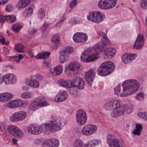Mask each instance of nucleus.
Here are the masks:
<instances>
[{
    "label": "nucleus",
    "mask_w": 147,
    "mask_h": 147,
    "mask_svg": "<svg viewBox=\"0 0 147 147\" xmlns=\"http://www.w3.org/2000/svg\"><path fill=\"white\" fill-rule=\"evenodd\" d=\"M62 122L60 117H55L52 119L49 123L43 124L40 126L30 125L28 127V130L30 133L34 135H38L42 132H54L60 130Z\"/></svg>",
    "instance_id": "f257e3e1"
},
{
    "label": "nucleus",
    "mask_w": 147,
    "mask_h": 147,
    "mask_svg": "<svg viewBox=\"0 0 147 147\" xmlns=\"http://www.w3.org/2000/svg\"><path fill=\"white\" fill-rule=\"evenodd\" d=\"M139 83L134 79L128 80L123 82L121 86L119 85L114 88V92L118 96L125 97L136 92L138 89Z\"/></svg>",
    "instance_id": "f03ea898"
},
{
    "label": "nucleus",
    "mask_w": 147,
    "mask_h": 147,
    "mask_svg": "<svg viewBox=\"0 0 147 147\" xmlns=\"http://www.w3.org/2000/svg\"><path fill=\"white\" fill-rule=\"evenodd\" d=\"M104 108L107 110L114 108L111 113V116L113 117H118L123 115L125 112L129 113L131 111L129 107L123 105L122 102L118 100H113L108 102L105 104Z\"/></svg>",
    "instance_id": "7ed1b4c3"
},
{
    "label": "nucleus",
    "mask_w": 147,
    "mask_h": 147,
    "mask_svg": "<svg viewBox=\"0 0 147 147\" xmlns=\"http://www.w3.org/2000/svg\"><path fill=\"white\" fill-rule=\"evenodd\" d=\"M59 84L62 86L67 88L75 87L78 89H82L84 87V82L83 79L79 77H75L73 80L67 81L61 79L59 81Z\"/></svg>",
    "instance_id": "20e7f679"
},
{
    "label": "nucleus",
    "mask_w": 147,
    "mask_h": 147,
    "mask_svg": "<svg viewBox=\"0 0 147 147\" xmlns=\"http://www.w3.org/2000/svg\"><path fill=\"white\" fill-rule=\"evenodd\" d=\"M115 68L113 62L106 61L101 63L97 69V74L100 76H105L111 73Z\"/></svg>",
    "instance_id": "39448f33"
},
{
    "label": "nucleus",
    "mask_w": 147,
    "mask_h": 147,
    "mask_svg": "<svg viewBox=\"0 0 147 147\" xmlns=\"http://www.w3.org/2000/svg\"><path fill=\"white\" fill-rule=\"evenodd\" d=\"M81 67V65L77 62H73L70 63L65 69V72L67 75L70 76H76L78 73Z\"/></svg>",
    "instance_id": "423d86ee"
},
{
    "label": "nucleus",
    "mask_w": 147,
    "mask_h": 147,
    "mask_svg": "<svg viewBox=\"0 0 147 147\" xmlns=\"http://www.w3.org/2000/svg\"><path fill=\"white\" fill-rule=\"evenodd\" d=\"M87 19L96 23L102 21L105 18V15L102 13L98 11H91L87 15Z\"/></svg>",
    "instance_id": "0eeeda50"
},
{
    "label": "nucleus",
    "mask_w": 147,
    "mask_h": 147,
    "mask_svg": "<svg viewBox=\"0 0 147 147\" xmlns=\"http://www.w3.org/2000/svg\"><path fill=\"white\" fill-rule=\"evenodd\" d=\"M107 142L110 146L111 147H123V144L119 139L115 138L114 135L110 134L107 136Z\"/></svg>",
    "instance_id": "6e6552de"
},
{
    "label": "nucleus",
    "mask_w": 147,
    "mask_h": 147,
    "mask_svg": "<svg viewBox=\"0 0 147 147\" xmlns=\"http://www.w3.org/2000/svg\"><path fill=\"white\" fill-rule=\"evenodd\" d=\"M117 2V0H100L98 2V6L102 9H109L114 7Z\"/></svg>",
    "instance_id": "1a4fd4ad"
},
{
    "label": "nucleus",
    "mask_w": 147,
    "mask_h": 147,
    "mask_svg": "<svg viewBox=\"0 0 147 147\" xmlns=\"http://www.w3.org/2000/svg\"><path fill=\"white\" fill-rule=\"evenodd\" d=\"M87 120V116L85 111L81 109L77 111L76 115V120L78 124L83 125L86 123Z\"/></svg>",
    "instance_id": "9d476101"
},
{
    "label": "nucleus",
    "mask_w": 147,
    "mask_h": 147,
    "mask_svg": "<svg viewBox=\"0 0 147 147\" xmlns=\"http://www.w3.org/2000/svg\"><path fill=\"white\" fill-rule=\"evenodd\" d=\"M27 115L26 112L24 111H18L12 114L10 116V120L12 122H17L25 119Z\"/></svg>",
    "instance_id": "9b49d317"
},
{
    "label": "nucleus",
    "mask_w": 147,
    "mask_h": 147,
    "mask_svg": "<svg viewBox=\"0 0 147 147\" xmlns=\"http://www.w3.org/2000/svg\"><path fill=\"white\" fill-rule=\"evenodd\" d=\"M42 98L38 97L35 100L33 101L29 106V109L32 111H34L40 107H44L48 105V104L45 101L41 102Z\"/></svg>",
    "instance_id": "f8f14e48"
},
{
    "label": "nucleus",
    "mask_w": 147,
    "mask_h": 147,
    "mask_svg": "<svg viewBox=\"0 0 147 147\" xmlns=\"http://www.w3.org/2000/svg\"><path fill=\"white\" fill-rule=\"evenodd\" d=\"M97 130L96 126L94 124H91L85 125L82 128V134L86 136H90L95 133Z\"/></svg>",
    "instance_id": "ddd939ff"
},
{
    "label": "nucleus",
    "mask_w": 147,
    "mask_h": 147,
    "mask_svg": "<svg viewBox=\"0 0 147 147\" xmlns=\"http://www.w3.org/2000/svg\"><path fill=\"white\" fill-rule=\"evenodd\" d=\"M106 44L103 45L102 46L100 47V49H99L100 52L101 53L102 52H104L105 55L107 56V57L114 55L116 53V50L115 49L111 47L106 48L107 46L109 44Z\"/></svg>",
    "instance_id": "4468645a"
},
{
    "label": "nucleus",
    "mask_w": 147,
    "mask_h": 147,
    "mask_svg": "<svg viewBox=\"0 0 147 147\" xmlns=\"http://www.w3.org/2000/svg\"><path fill=\"white\" fill-rule=\"evenodd\" d=\"M4 82L5 84H11L16 83L17 81L16 76L12 74H6L4 76Z\"/></svg>",
    "instance_id": "2eb2a0df"
},
{
    "label": "nucleus",
    "mask_w": 147,
    "mask_h": 147,
    "mask_svg": "<svg viewBox=\"0 0 147 147\" xmlns=\"http://www.w3.org/2000/svg\"><path fill=\"white\" fill-rule=\"evenodd\" d=\"M68 94L65 91L62 90L59 92L55 97V101L56 102H61L65 101L67 98Z\"/></svg>",
    "instance_id": "dca6fc26"
},
{
    "label": "nucleus",
    "mask_w": 147,
    "mask_h": 147,
    "mask_svg": "<svg viewBox=\"0 0 147 147\" xmlns=\"http://www.w3.org/2000/svg\"><path fill=\"white\" fill-rule=\"evenodd\" d=\"M95 73L92 70H90L86 71L85 74V78L89 85H91V83L93 81Z\"/></svg>",
    "instance_id": "f3484780"
},
{
    "label": "nucleus",
    "mask_w": 147,
    "mask_h": 147,
    "mask_svg": "<svg viewBox=\"0 0 147 147\" xmlns=\"http://www.w3.org/2000/svg\"><path fill=\"white\" fill-rule=\"evenodd\" d=\"M59 144L58 139H55L49 140L45 142L42 147H57Z\"/></svg>",
    "instance_id": "a211bd4d"
},
{
    "label": "nucleus",
    "mask_w": 147,
    "mask_h": 147,
    "mask_svg": "<svg viewBox=\"0 0 147 147\" xmlns=\"http://www.w3.org/2000/svg\"><path fill=\"white\" fill-rule=\"evenodd\" d=\"M136 57V55L134 54L125 53L122 57V61L124 63H130Z\"/></svg>",
    "instance_id": "6ab92c4d"
},
{
    "label": "nucleus",
    "mask_w": 147,
    "mask_h": 147,
    "mask_svg": "<svg viewBox=\"0 0 147 147\" xmlns=\"http://www.w3.org/2000/svg\"><path fill=\"white\" fill-rule=\"evenodd\" d=\"M144 43L143 36L142 35H139L135 42L133 47L136 49L140 48L143 46Z\"/></svg>",
    "instance_id": "aec40b11"
},
{
    "label": "nucleus",
    "mask_w": 147,
    "mask_h": 147,
    "mask_svg": "<svg viewBox=\"0 0 147 147\" xmlns=\"http://www.w3.org/2000/svg\"><path fill=\"white\" fill-rule=\"evenodd\" d=\"M13 95L11 93L8 92L2 93L0 94V102H5L11 99Z\"/></svg>",
    "instance_id": "412c9836"
},
{
    "label": "nucleus",
    "mask_w": 147,
    "mask_h": 147,
    "mask_svg": "<svg viewBox=\"0 0 147 147\" xmlns=\"http://www.w3.org/2000/svg\"><path fill=\"white\" fill-rule=\"evenodd\" d=\"M29 4L28 0H20L17 3L16 7L18 9L21 10L27 7Z\"/></svg>",
    "instance_id": "4be33fe9"
},
{
    "label": "nucleus",
    "mask_w": 147,
    "mask_h": 147,
    "mask_svg": "<svg viewBox=\"0 0 147 147\" xmlns=\"http://www.w3.org/2000/svg\"><path fill=\"white\" fill-rule=\"evenodd\" d=\"M100 34L102 38V41L97 43L99 44L98 45L99 46H102L103 45L105 44H106V45L110 44V42L104 32H100Z\"/></svg>",
    "instance_id": "5701e85b"
},
{
    "label": "nucleus",
    "mask_w": 147,
    "mask_h": 147,
    "mask_svg": "<svg viewBox=\"0 0 147 147\" xmlns=\"http://www.w3.org/2000/svg\"><path fill=\"white\" fill-rule=\"evenodd\" d=\"M98 45L99 44H96L94 45L92 48H88L85 52L88 55L92 53H94V52H96L97 51L98 52H100L99 50L100 49V46Z\"/></svg>",
    "instance_id": "b1692460"
},
{
    "label": "nucleus",
    "mask_w": 147,
    "mask_h": 147,
    "mask_svg": "<svg viewBox=\"0 0 147 147\" xmlns=\"http://www.w3.org/2000/svg\"><path fill=\"white\" fill-rule=\"evenodd\" d=\"M59 60L60 63H63L67 60L68 59V54L62 51L59 52Z\"/></svg>",
    "instance_id": "393cba45"
},
{
    "label": "nucleus",
    "mask_w": 147,
    "mask_h": 147,
    "mask_svg": "<svg viewBox=\"0 0 147 147\" xmlns=\"http://www.w3.org/2000/svg\"><path fill=\"white\" fill-rule=\"evenodd\" d=\"M26 84L34 88L38 87L39 85L38 82L36 79H33L32 76L31 79L27 81Z\"/></svg>",
    "instance_id": "a878e982"
},
{
    "label": "nucleus",
    "mask_w": 147,
    "mask_h": 147,
    "mask_svg": "<svg viewBox=\"0 0 147 147\" xmlns=\"http://www.w3.org/2000/svg\"><path fill=\"white\" fill-rule=\"evenodd\" d=\"M63 67L62 65H60L53 68V71H52V74L55 76L59 75L63 70Z\"/></svg>",
    "instance_id": "bb28decb"
},
{
    "label": "nucleus",
    "mask_w": 147,
    "mask_h": 147,
    "mask_svg": "<svg viewBox=\"0 0 147 147\" xmlns=\"http://www.w3.org/2000/svg\"><path fill=\"white\" fill-rule=\"evenodd\" d=\"M73 147H86V144L81 140L76 139L73 142Z\"/></svg>",
    "instance_id": "cd10ccee"
},
{
    "label": "nucleus",
    "mask_w": 147,
    "mask_h": 147,
    "mask_svg": "<svg viewBox=\"0 0 147 147\" xmlns=\"http://www.w3.org/2000/svg\"><path fill=\"white\" fill-rule=\"evenodd\" d=\"M101 52H98V51L95 52L88 56V62L94 61L99 58L98 55Z\"/></svg>",
    "instance_id": "c85d7f7f"
},
{
    "label": "nucleus",
    "mask_w": 147,
    "mask_h": 147,
    "mask_svg": "<svg viewBox=\"0 0 147 147\" xmlns=\"http://www.w3.org/2000/svg\"><path fill=\"white\" fill-rule=\"evenodd\" d=\"M50 54V52H43L38 54L35 57L37 59H45L48 58Z\"/></svg>",
    "instance_id": "c756f323"
},
{
    "label": "nucleus",
    "mask_w": 147,
    "mask_h": 147,
    "mask_svg": "<svg viewBox=\"0 0 147 147\" xmlns=\"http://www.w3.org/2000/svg\"><path fill=\"white\" fill-rule=\"evenodd\" d=\"M25 46L22 44H16L14 47V49L18 53H24Z\"/></svg>",
    "instance_id": "7c9ffc66"
},
{
    "label": "nucleus",
    "mask_w": 147,
    "mask_h": 147,
    "mask_svg": "<svg viewBox=\"0 0 147 147\" xmlns=\"http://www.w3.org/2000/svg\"><path fill=\"white\" fill-rule=\"evenodd\" d=\"M16 130H14V134H12L11 135L18 138L22 137L23 136L22 131L18 127H17V128H16Z\"/></svg>",
    "instance_id": "2f4dec72"
},
{
    "label": "nucleus",
    "mask_w": 147,
    "mask_h": 147,
    "mask_svg": "<svg viewBox=\"0 0 147 147\" xmlns=\"http://www.w3.org/2000/svg\"><path fill=\"white\" fill-rule=\"evenodd\" d=\"M79 38V43H84L87 40L88 36L84 33H80Z\"/></svg>",
    "instance_id": "473e14b6"
},
{
    "label": "nucleus",
    "mask_w": 147,
    "mask_h": 147,
    "mask_svg": "<svg viewBox=\"0 0 147 147\" xmlns=\"http://www.w3.org/2000/svg\"><path fill=\"white\" fill-rule=\"evenodd\" d=\"M23 27V26L20 23L15 24L12 27V30L16 32H18Z\"/></svg>",
    "instance_id": "72a5a7b5"
},
{
    "label": "nucleus",
    "mask_w": 147,
    "mask_h": 147,
    "mask_svg": "<svg viewBox=\"0 0 147 147\" xmlns=\"http://www.w3.org/2000/svg\"><path fill=\"white\" fill-rule=\"evenodd\" d=\"M100 142L99 140L94 139L90 140L87 143L88 147H91L97 145Z\"/></svg>",
    "instance_id": "f704fd0d"
},
{
    "label": "nucleus",
    "mask_w": 147,
    "mask_h": 147,
    "mask_svg": "<svg viewBox=\"0 0 147 147\" xmlns=\"http://www.w3.org/2000/svg\"><path fill=\"white\" fill-rule=\"evenodd\" d=\"M16 99L12 100L8 102L7 104V106L9 108L15 109L17 108Z\"/></svg>",
    "instance_id": "c9c22d12"
},
{
    "label": "nucleus",
    "mask_w": 147,
    "mask_h": 147,
    "mask_svg": "<svg viewBox=\"0 0 147 147\" xmlns=\"http://www.w3.org/2000/svg\"><path fill=\"white\" fill-rule=\"evenodd\" d=\"M33 11V9L31 7H28L24 10L23 15L25 17L30 16L32 13Z\"/></svg>",
    "instance_id": "e433bc0d"
},
{
    "label": "nucleus",
    "mask_w": 147,
    "mask_h": 147,
    "mask_svg": "<svg viewBox=\"0 0 147 147\" xmlns=\"http://www.w3.org/2000/svg\"><path fill=\"white\" fill-rule=\"evenodd\" d=\"M16 20V18L15 16L13 15L6 16V21L9 23L14 22Z\"/></svg>",
    "instance_id": "4c0bfd02"
},
{
    "label": "nucleus",
    "mask_w": 147,
    "mask_h": 147,
    "mask_svg": "<svg viewBox=\"0 0 147 147\" xmlns=\"http://www.w3.org/2000/svg\"><path fill=\"white\" fill-rule=\"evenodd\" d=\"M45 15V10L42 9H40L38 11L37 13L38 18L40 20L43 19Z\"/></svg>",
    "instance_id": "58836bf2"
},
{
    "label": "nucleus",
    "mask_w": 147,
    "mask_h": 147,
    "mask_svg": "<svg viewBox=\"0 0 147 147\" xmlns=\"http://www.w3.org/2000/svg\"><path fill=\"white\" fill-rule=\"evenodd\" d=\"M17 108L20 107H23L27 105V102L22 100L21 99H16Z\"/></svg>",
    "instance_id": "ea45409f"
},
{
    "label": "nucleus",
    "mask_w": 147,
    "mask_h": 147,
    "mask_svg": "<svg viewBox=\"0 0 147 147\" xmlns=\"http://www.w3.org/2000/svg\"><path fill=\"white\" fill-rule=\"evenodd\" d=\"M88 55L86 52H84L82 54L80 57L81 61L84 62H88Z\"/></svg>",
    "instance_id": "a19ab883"
},
{
    "label": "nucleus",
    "mask_w": 147,
    "mask_h": 147,
    "mask_svg": "<svg viewBox=\"0 0 147 147\" xmlns=\"http://www.w3.org/2000/svg\"><path fill=\"white\" fill-rule=\"evenodd\" d=\"M17 127L16 126L10 125L7 127V131L11 135L14 134V130H16V128H17Z\"/></svg>",
    "instance_id": "79ce46f5"
},
{
    "label": "nucleus",
    "mask_w": 147,
    "mask_h": 147,
    "mask_svg": "<svg viewBox=\"0 0 147 147\" xmlns=\"http://www.w3.org/2000/svg\"><path fill=\"white\" fill-rule=\"evenodd\" d=\"M37 29L34 27H30L28 30V34L30 35H33L37 32Z\"/></svg>",
    "instance_id": "37998d69"
},
{
    "label": "nucleus",
    "mask_w": 147,
    "mask_h": 147,
    "mask_svg": "<svg viewBox=\"0 0 147 147\" xmlns=\"http://www.w3.org/2000/svg\"><path fill=\"white\" fill-rule=\"evenodd\" d=\"M51 40L56 44H60V38L58 35H55L52 37Z\"/></svg>",
    "instance_id": "c03bdc74"
},
{
    "label": "nucleus",
    "mask_w": 147,
    "mask_h": 147,
    "mask_svg": "<svg viewBox=\"0 0 147 147\" xmlns=\"http://www.w3.org/2000/svg\"><path fill=\"white\" fill-rule=\"evenodd\" d=\"M140 6L144 9H147V0H141Z\"/></svg>",
    "instance_id": "a18cd8bd"
},
{
    "label": "nucleus",
    "mask_w": 147,
    "mask_h": 147,
    "mask_svg": "<svg viewBox=\"0 0 147 147\" xmlns=\"http://www.w3.org/2000/svg\"><path fill=\"white\" fill-rule=\"evenodd\" d=\"M73 50V49L71 47H65L63 50L62 51L68 54L71 53Z\"/></svg>",
    "instance_id": "49530a36"
},
{
    "label": "nucleus",
    "mask_w": 147,
    "mask_h": 147,
    "mask_svg": "<svg viewBox=\"0 0 147 147\" xmlns=\"http://www.w3.org/2000/svg\"><path fill=\"white\" fill-rule=\"evenodd\" d=\"M21 96L22 98H29L32 96V94L30 92H25L21 94Z\"/></svg>",
    "instance_id": "de8ad7c7"
},
{
    "label": "nucleus",
    "mask_w": 147,
    "mask_h": 147,
    "mask_svg": "<svg viewBox=\"0 0 147 147\" xmlns=\"http://www.w3.org/2000/svg\"><path fill=\"white\" fill-rule=\"evenodd\" d=\"M80 33H76L73 36V39L74 42L79 43V40Z\"/></svg>",
    "instance_id": "09e8293b"
},
{
    "label": "nucleus",
    "mask_w": 147,
    "mask_h": 147,
    "mask_svg": "<svg viewBox=\"0 0 147 147\" xmlns=\"http://www.w3.org/2000/svg\"><path fill=\"white\" fill-rule=\"evenodd\" d=\"M138 116L141 118L147 121V113L146 112H140L138 114Z\"/></svg>",
    "instance_id": "8fccbe9b"
},
{
    "label": "nucleus",
    "mask_w": 147,
    "mask_h": 147,
    "mask_svg": "<svg viewBox=\"0 0 147 147\" xmlns=\"http://www.w3.org/2000/svg\"><path fill=\"white\" fill-rule=\"evenodd\" d=\"M33 79H36L37 81H41L43 79V77L40 75L37 74L32 76Z\"/></svg>",
    "instance_id": "3c124183"
},
{
    "label": "nucleus",
    "mask_w": 147,
    "mask_h": 147,
    "mask_svg": "<svg viewBox=\"0 0 147 147\" xmlns=\"http://www.w3.org/2000/svg\"><path fill=\"white\" fill-rule=\"evenodd\" d=\"M14 10V7L13 6L9 4L6 7L5 10L6 11L8 12H11L13 11Z\"/></svg>",
    "instance_id": "603ef678"
},
{
    "label": "nucleus",
    "mask_w": 147,
    "mask_h": 147,
    "mask_svg": "<svg viewBox=\"0 0 147 147\" xmlns=\"http://www.w3.org/2000/svg\"><path fill=\"white\" fill-rule=\"evenodd\" d=\"M77 3V1L76 0H73L71 1L69 3V6L70 7L72 8L75 7Z\"/></svg>",
    "instance_id": "864d4df0"
},
{
    "label": "nucleus",
    "mask_w": 147,
    "mask_h": 147,
    "mask_svg": "<svg viewBox=\"0 0 147 147\" xmlns=\"http://www.w3.org/2000/svg\"><path fill=\"white\" fill-rule=\"evenodd\" d=\"M6 16H0V23H2L6 21Z\"/></svg>",
    "instance_id": "5fc2aeb1"
},
{
    "label": "nucleus",
    "mask_w": 147,
    "mask_h": 147,
    "mask_svg": "<svg viewBox=\"0 0 147 147\" xmlns=\"http://www.w3.org/2000/svg\"><path fill=\"white\" fill-rule=\"evenodd\" d=\"M0 42L3 45H4L5 44L6 45L8 44V43H6L5 42V39L4 37L0 35Z\"/></svg>",
    "instance_id": "6e6d98bb"
},
{
    "label": "nucleus",
    "mask_w": 147,
    "mask_h": 147,
    "mask_svg": "<svg viewBox=\"0 0 147 147\" xmlns=\"http://www.w3.org/2000/svg\"><path fill=\"white\" fill-rule=\"evenodd\" d=\"M140 131L137 130V129H135L133 131V134L135 135H137L139 136L140 134Z\"/></svg>",
    "instance_id": "4d7b16f0"
},
{
    "label": "nucleus",
    "mask_w": 147,
    "mask_h": 147,
    "mask_svg": "<svg viewBox=\"0 0 147 147\" xmlns=\"http://www.w3.org/2000/svg\"><path fill=\"white\" fill-rule=\"evenodd\" d=\"M43 63L47 67H49L50 66L51 64L50 63L47 61L46 60H44L43 61Z\"/></svg>",
    "instance_id": "13d9d810"
},
{
    "label": "nucleus",
    "mask_w": 147,
    "mask_h": 147,
    "mask_svg": "<svg viewBox=\"0 0 147 147\" xmlns=\"http://www.w3.org/2000/svg\"><path fill=\"white\" fill-rule=\"evenodd\" d=\"M144 96V94L142 92H140L136 96V98H142Z\"/></svg>",
    "instance_id": "bf43d9fd"
},
{
    "label": "nucleus",
    "mask_w": 147,
    "mask_h": 147,
    "mask_svg": "<svg viewBox=\"0 0 147 147\" xmlns=\"http://www.w3.org/2000/svg\"><path fill=\"white\" fill-rule=\"evenodd\" d=\"M142 128V127L141 125L136 124L135 129H137V130H138L140 131Z\"/></svg>",
    "instance_id": "052dcab7"
},
{
    "label": "nucleus",
    "mask_w": 147,
    "mask_h": 147,
    "mask_svg": "<svg viewBox=\"0 0 147 147\" xmlns=\"http://www.w3.org/2000/svg\"><path fill=\"white\" fill-rule=\"evenodd\" d=\"M13 59L14 61H15L17 62H19L20 61V60L18 59L17 56H13Z\"/></svg>",
    "instance_id": "680f3d73"
},
{
    "label": "nucleus",
    "mask_w": 147,
    "mask_h": 147,
    "mask_svg": "<svg viewBox=\"0 0 147 147\" xmlns=\"http://www.w3.org/2000/svg\"><path fill=\"white\" fill-rule=\"evenodd\" d=\"M8 0H0V5L4 4L7 2Z\"/></svg>",
    "instance_id": "e2e57ef3"
},
{
    "label": "nucleus",
    "mask_w": 147,
    "mask_h": 147,
    "mask_svg": "<svg viewBox=\"0 0 147 147\" xmlns=\"http://www.w3.org/2000/svg\"><path fill=\"white\" fill-rule=\"evenodd\" d=\"M3 82H4V76L2 77L0 76V84H1Z\"/></svg>",
    "instance_id": "0e129e2a"
},
{
    "label": "nucleus",
    "mask_w": 147,
    "mask_h": 147,
    "mask_svg": "<svg viewBox=\"0 0 147 147\" xmlns=\"http://www.w3.org/2000/svg\"><path fill=\"white\" fill-rule=\"evenodd\" d=\"M27 84H26V85H24L22 87V89L25 90H28V88L27 86Z\"/></svg>",
    "instance_id": "69168bd1"
},
{
    "label": "nucleus",
    "mask_w": 147,
    "mask_h": 147,
    "mask_svg": "<svg viewBox=\"0 0 147 147\" xmlns=\"http://www.w3.org/2000/svg\"><path fill=\"white\" fill-rule=\"evenodd\" d=\"M23 56L21 54H19L18 55V59L20 60L21 59H22L23 58Z\"/></svg>",
    "instance_id": "338daca9"
},
{
    "label": "nucleus",
    "mask_w": 147,
    "mask_h": 147,
    "mask_svg": "<svg viewBox=\"0 0 147 147\" xmlns=\"http://www.w3.org/2000/svg\"><path fill=\"white\" fill-rule=\"evenodd\" d=\"M12 142L14 144L17 145V140L16 139L13 138L12 139Z\"/></svg>",
    "instance_id": "774afa93"
}]
</instances>
